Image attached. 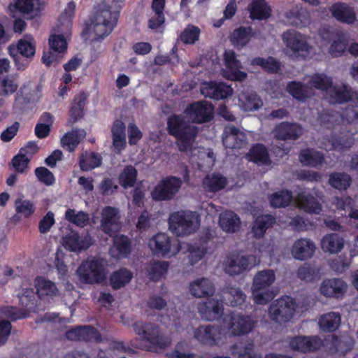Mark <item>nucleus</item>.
<instances>
[{"mask_svg":"<svg viewBox=\"0 0 358 358\" xmlns=\"http://www.w3.org/2000/svg\"><path fill=\"white\" fill-rule=\"evenodd\" d=\"M121 9V1L112 0L110 3L104 4L96 13L91 19V23L87 24L85 28L86 31L94 34L92 41L100 42L113 31L117 25Z\"/></svg>","mask_w":358,"mask_h":358,"instance_id":"f257e3e1","label":"nucleus"},{"mask_svg":"<svg viewBox=\"0 0 358 358\" xmlns=\"http://www.w3.org/2000/svg\"><path fill=\"white\" fill-rule=\"evenodd\" d=\"M133 329L143 341L149 343L148 350L151 352H158L164 350L171 344V337L166 335L157 324L136 321L133 324Z\"/></svg>","mask_w":358,"mask_h":358,"instance_id":"f03ea898","label":"nucleus"},{"mask_svg":"<svg viewBox=\"0 0 358 358\" xmlns=\"http://www.w3.org/2000/svg\"><path fill=\"white\" fill-rule=\"evenodd\" d=\"M167 131L175 137L179 143L178 149L181 152L187 151L198 134V129L189 124L181 115L173 114L167 119Z\"/></svg>","mask_w":358,"mask_h":358,"instance_id":"7ed1b4c3","label":"nucleus"},{"mask_svg":"<svg viewBox=\"0 0 358 358\" xmlns=\"http://www.w3.org/2000/svg\"><path fill=\"white\" fill-rule=\"evenodd\" d=\"M168 224L170 231L176 236H188L199 228L201 216L196 211L180 210L170 214Z\"/></svg>","mask_w":358,"mask_h":358,"instance_id":"20e7f679","label":"nucleus"},{"mask_svg":"<svg viewBox=\"0 0 358 358\" xmlns=\"http://www.w3.org/2000/svg\"><path fill=\"white\" fill-rule=\"evenodd\" d=\"M275 280V275L271 269H265L257 273L252 286V294L255 303L265 305L273 299L275 294L271 286Z\"/></svg>","mask_w":358,"mask_h":358,"instance_id":"39448f33","label":"nucleus"},{"mask_svg":"<svg viewBox=\"0 0 358 358\" xmlns=\"http://www.w3.org/2000/svg\"><path fill=\"white\" fill-rule=\"evenodd\" d=\"M80 280L85 284L101 283L106 279L102 260L94 257L84 261L78 268Z\"/></svg>","mask_w":358,"mask_h":358,"instance_id":"423d86ee","label":"nucleus"},{"mask_svg":"<svg viewBox=\"0 0 358 358\" xmlns=\"http://www.w3.org/2000/svg\"><path fill=\"white\" fill-rule=\"evenodd\" d=\"M257 264V257L253 255H241L233 252L227 255L224 261V270L230 275H239Z\"/></svg>","mask_w":358,"mask_h":358,"instance_id":"0eeeda50","label":"nucleus"},{"mask_svg":"<svg viewBox=\"0 0 358 358\" xmlns=\"http://www.w3.org/2000/svg\"><path fill=\"white\" fill-rule=\"evenodd\" d=\"M182 184V180L177 176H167L162 179L153 188L150 194L155 201L172 200L179 192Z\"/></svg>","mask_w":358,"mask_h":358,"instance_id":"6e6552de","label":"nucleus"},{"mask_svg":"<svg viewBox=\"0 0 358 358\" xmlns=\"http://www.w3.org/2000/svg\"><path fill=\"white\" fill-rule=\"evenodd\" d=\"M8 52L13 59L17 69L23 70L33 59L36 53V47L30 41L21 38L18 40L15 45H9Z\"/></svg>","mask_w":358,"mask_h":358,"instance_id":"1a4fd4ad","label":"nucleus"},{"mask_svg":"<svg viewBox=\"0 0 358 358\" xmlns=\"http://www.w3.org/2000/svg\"><path fill=\"white\" fill-rule=\"evenodd\" d=\"M193 336L201 345L218 346L222 342L223 329L216 324H201L194 329Z\"/></svg>","mask_w":358,"mask_h":358,"instance_id":"9d476101","label":"nucleus"},{"mask_svg":"<svg viewBox=\"0 0 358 358\" xmlns=\"http://www.w3.org/2000/svg\"><path fill=\"white\" fill-rule=\"evenodd\" d=\"M296 302L290 296H285L271 304L268 312L271 319L278 323L289 321L296 310Z\"/></svg>","mask_w":358,"mask_h":358,"instance_id":"9b49d317","label":"nucleus"},{"mask_svg":"<svg viewBox=\"0 0 358 358\" xmlns=\"http://www.w3.org/2000/svg\"><path fill=\"white\" fill-rule=\"evenodd\" d=\"M50 50L44 52L42 61L47 66L59 63L67 50V42L62 34H52L49 38Z\"/></svg>","mask_w":358,"mask_h":358,"instance_id":"f8f14e48","label":"nucleus"},{"mask_svg":"<svg viewBox=\"0 0 358 358\" xmlns=\"http://www.w3.org/2000/svg\"><path fill=\"white\" fill-rule=\"evenodd\" d=\"M283 42L296 57H304L310 51V45L303 36L295 30H287L282 36Z\"/></svg>","mask_w":358,"mask_h":358,"instance_id":"ddd939ff","label":"nucleus"},{"mask_svg":"<svg viewBox=\"0 0 358 358\" xmlns=\"http://www.w3.org/2000/svg\"><path fill=\"white\" fill-rule=\"evenodd\" d=\"M213 106L206 101H194L189 104L185 113L194 123L208 122L213 118Z\"/></svg>","mask_w":358,"mask_h":358,"instance_id":"4468645a","label":"nucleus"},{"mask_svg":"<svg viewBox=\"0 0 358 358\" xmlns=\"http://www.w3.org/2000/svg\"><path fill=\"white\" fill-rule=\"evenodd\" d=\"M66 338L72 341L96 342L101 341L100 332L92 325H78L67 330Z\"/></svg>","mask_w":358,"mask_h":358,"instance_id":"2eb2a0df","label":"nucleus"},{"mask_svg":"<svg viewBox=\"0 0 358 358\" xmlns=\"http://www.w3.org/2000/svg\"><path fill=\"white\" fill-rule=\"evenodd\" d=\"M292 350L303 353L313 352L323 346V341L318 336H296L289 343Z\"/></svg>","mask_w":358,"mask_h":358,"instance_id":"dca6fc26","label":"nucleus"},{"mask_svg":"<svg viewBox=\"0 0 358 358\" xmlns=\"http://www.w3.org/2000/svg\"><path fill=\"white\" fill-rule=\"evenodd\" d=\"M224 63L227 69V78L234 81H243L247 78V73L241 71V63L237 59L236 52L227 50L223 55Z\"/></svg>","mask_w":358,"mask_h":358,"instance_id":"f3484780","label":"nucleus"},{"mask_svg":"<svg viewBox=\"0 0 358 358\" xmlns=\"http://www.w3.org/2000/svg\"><path fill=\"white\" fill-rule=\"evenodd\" d=\"M255 327V322L250 316L239 313L230 315L228 328L234 336H243L249 334Z\"/></svg>","mask_w":358,"mask_h":358,"instance_id":"a211bd4d","label":"nucleus"},{"mask_svg":"<svg viewBox=\"0 0 358 358\" xmlns=\"http://www.w3.org/2000/svg\"><path fill=\"white\" fill-rule=\"evenodd\" d=\"M201 92L205 96L214 100H221L232 94L233 90L231 86L223 82H206L201 87Z\"/></svg>","mask_w":358,"mask_h":358,"instance_id":"6ab92c4d","label":"nucleus"},{"mask_svg":"<svg viewBox=\"0 0 358 358\" xmlns=\"http://www.w3.org/2000/svg\"><path fill=\"white\" fill-rule=\"evenodd\" d=\"M207 298L206 301L198 305V312L205 320L213 321L219 319L224 313L222 302L213 298Z\"/></svg>","mask_w":358,"mask_h":358,"instance_id":"aec40b11","label":"nucleus"},{"mask_svg":"<svg viewBox=\"0 0 358 358\" xmlns=\"http://www.w3.org/2000/svg\"><path fill=\"white\" fill-rule=\"evenodd\" d=\"M222 144L226 149H241L246 145L247 138L237 127L230 125L224 128Z\"/></svg>","mask_w":358,"mask_h":358,"instance_id":"412c9836","label":"nucleus"},{"mask_svg":"<svg viewBox=\"0 0 358 358\" xmlns=\"http://www.w3.org/2000/svg\"><path fill=\"white\" fill-rule=\"evenodd\" d=\"M65 249L71 252H80L88 249L92 245V238L89 234L80 236L77 231H71L62 239Z\"/></svg>","mask_w":358,"mask_h":358,"instance_id":"4be33fe9","label":"nucleus"},{"mask_svg":"<svg viewBox=\"0 0 358 358\" xmlns=\"http://www.w3.org/2000/svg\"><path fill=\"white\" fill-rule=\"evenodd\" d=\"M274 136L278 140H296L303 133L302 127L295 122H282L275 126Z\"/></svg>","mask_w":358,"mask_h":358,"instance_id":"5701e85b","label":"nucleus"},{"mask_svg":"<svg viewBox=\"0 0 358 358\" xmlns=\"http://www.w3.org/2000/svg\"><path fill=\"white\" fill-rule=\"evenodd\" d=\"M329 11L334 18L343 24H352L357 20L356 13L353 8L346 3H334L329 8Z\"/></svg>","mask_w":358,"mask_h":358,"instance_id":"b1692460","label":"nucleus"},{"mask_svg":"<svg viewBox=\"0 0 358 358\" xmlns=\"http://www.w3.org/2000/svg\"><path fill=\"white\" fill-rule=\"evenodd\" d=\"M148 247L154 255L166 257L171 251V238L166 234L157 233L149 240Z\"/></svg>","mask_w":358,"mask_h":358,"instance_id":"393cba45","label":"nucleus"},{"mask_svg":"<svg viewBox=\"0 0 358 358\" xmlns=\"http://www.w3.org/2000/svg\"><path fill=\"white\" fill-rule=\"evenodd\" d=\"M347 285L340 278H331L323 280L320 286V292L327 297L341 298L346 291Z\"/></svg>","mask_w":358,"mask_h":358,"instance_id":"a878e982","label":"nucleus"},{"mask_svg":"<svg viewBox=\"0 0 358 358\" xmlns=\"http://www.w3.org/2000/svg\"><path fill=\"white\" fill-rule=\"evenodd\" d=\"M118 213V209L112 206H106L102 210L100 227L102 231L109 236L112 237L116 233L113 227L117 224Z\"/></svg>","mask_w":358,"mask_h":358,"instance_id":"bb28decb","label":"nucleus"},{"mask_svg":"<svg viewBox=\"0 0 358 358\" xmlns=\"http://www.w3.org/2000/svg\"><path fill=\"white\" fill-rule=\"evenodd\" d=\"M298 207L309 213L320 214L322 211V205L310 192H300L295 197Z\"/></svg>","mask_w":358,"mask_h":358,"instance_id":"cd10ccee","label":"nucleus"},{"mask_svg":"<svg viewBox=\"0 0 358 358\" xmlns=\"http://www.w3.org/2000/svg\"><path fill=\"white\" fill-rule=\"evenodd\" d=\"M189 291L196 298L211 297L215 292V287L210 280L201 278L191 282Z\"/></svg>","mask_w":358,"mask_h":358,"instance_id":"c85d7f7f","label":"nucleus"},{"mask_svg":"<svg viewBox=\"0 0 358 358\" xmlns=\"http://www.w3.org/2000/svg\"><path fill=\"white\" fill-rule=\"evenodd\" d=\"M87 99V96L84 92H81L74 96L69 108L68 125L72 126L84 117V108L86 105Z\"/></svg>","mask_w":358,"mask_h":358,"instance_id":"c756f323","label":"nucleus"},{"mask_svg":"<svg viewBox=\"0 0 358 358\" xmlns=\"http://www.w3.org/2000/svg\"><path fill=\"white\" fill-rule=\"evenodd\" d=\"M315 250V245L308 238H299L296 240L292 248L293 257L299 260H305L311 257Z\"/></svg>","mask_w":358,"mask_h":358,"instance_id":"7c9ffc66","label":"nucleus"},{"mask_svg":"<svg viewBox=\"0 0 358 358\" xmlns=\"http://www.w3.org/2000/svg\"><path fill=\"white\" fill-rule=\"evenodd\" d=\"M113 246L111 252H116L115 256L117 258H127L132 251L131 239L126 235L119 234L113 236Z\"/></svg>","mask_w":358,"mask_h":358,"instance_id":"2f4dec72","label":"nucleus"},{"mask_svg":"<svg viewBox=\"0 0 358 358\" xmlns=\"http://www.w3.org/2000/svg\"><path fill=\"white\" fill-rule=\"evenodd\" d=\"M299 162L303 166L317 167L324 162V154L313 148L302 149L299 154Z\"/></svg>","mask_w":358,"mask_h":358,"instance_id":"473e14b6","label":"nucleus"},{"mask_svg":"<svg viewBox=\"0 0 358 358\" xmlns=\"http://www.w3.org/2000/svg\"><path fill=\"white\" fill-rule=\"evenodd\" d=\"M285 16L287 22L291 26L301 28L306 27L310 22V15L308 11L298 6L287 11Z\"/></svg>","mask_w":358,"mask_h":358,"instance_id":"72a5a7b5","label":"nucleus"},{"mask_svg":"<svg viewBox=\"0 0 358 358\" xmlns=\"http://www.w3.org/2000/svg\"><path fill=\"white\" fill-rule=\"evenodd\" d=\"M286 90L294 99L302 102L313 95L311 87L300 81L289 82Z\"/></svg>","mask_w":358,"mask_h":358,"instance_id":"f704fd0d","label":"nucleus"},{"mask_svg":"<svg viewBox=\"0 0 358 358\" xmlns=\"http://www.w3.org/2000/svg\"><path fill=\"white\" fill-rule=\"evenodd\" d=\"M126 126L120 120H115L111 128L113 145L115 150L121 152L127 145Z\"/></svg>","mask_w":358,"mask_h":358,"instance_id":"c9c22d12","label":"nucleus"},{"mask_svg":"<svg viewBox=\"0 0 358 358\" xmlns=\"http://www.w3.org/2000/svg\"><path fill=\"white\" fill-rule=\"evenodd\" d=\"M248 159L259 165H270L271 160L266 147L262 143H255L250 148Z\"/></svg>","mask_w":358,"mask_h":358,"instance_id":"e433bc0d","label":"nucleus"},{"mask_svg":"<svg viewBox=\"0 0 358 358\" xmlns=\"http://www.w3.org/2000/svg\"><path fill=\"white\" fill-rule=\"evenodd\" d=\"M345 241L342 236L336 233L325 235L321 241V248L325 252L337 254L344 247Z\"/></svg>","mask_w":358,"mask_h":358,"instance_id":"4c0bfd02","label":"nucleus"},{"mask_svg":"<svg viewBox=\"0 0 358 358\" xmlns=\"http://www.w3.org/2000/svg\"><path fill=\"white\" fill-rule=\"evenodd\" d=\"M34 286L40 299L57 296L59 292L55 283L44 276H37L34 280Z\"/></svg>","mask_w":358,"mask_h":358,"instance_id":"58836bf2","label":"nucleus"},{"mask_svg":"<svg viewBox=\"0 0 358 358\" xmlns=\"http://www.w3.org/2000/svg\"><path fill=\"white\" fill-rule=\"evenodd\" d=\"M219 225L223 231L234 233L238 231L241 220L238 215L234 211L227 210L220 214Z\"/></svg>","mask_w":358,"mask_h":358,"instance_id":"ea45409f","label":"nucleus"},{"mask_svg":"<svg viewBox=\"0 0 358 358\" xmlns=\"http://www.w3.org/2000/svg\"><path fill=\"white\" fill-rule=\"evenodd\" d=\"M133 278L132 272L126 268H121L113 271L109 278L110 285L114 290H118L125 287Z\"/></svg>","mask_w":358,"mask_h":358,"instance_id":"a19ab883","label":"nucleus"},{"mask_svg":"<svg viewBox=\"0 0 358 358\" xmlns=\"http://www.w3.org/2000/svg\"><path fill=\"white\" fill-rule=\"evenodd\" d=\"M252 20H263L271 16V8L265 0H252L248 8Z\"/></svg>","mask_w":358,"mask_h":358,"instance_id":"79ce46f5","label":"nucleus"},{"mask_svg":"<svg viewBox=\"0 0 358 358\" xmlns=\"http://www.w3.org/2000/svg\"><path fill=\"white\" fill-rule=\"evenodd\" d=\"M275 223V218L271 215H262L254 221L252 232L257 238H262L266 230Z\"/></svg>","mask_w":358,"mask_h":358,"instance_id":"37998d69","label":"nucleus"},{"mask_svg":"<svg viewBox=\"0 0 358 358\" xmlns=\"http://www.w3.org/2000/svg\"><path fill=\"white\" fill-rule=\"evenodd\" d=\"M352 177L345 172L334 171L329 175L328 184L340 192L346 191L351 185Z\"/></svg>","mask_w":358,"mask_h":358,"instance_id":"c03bdc74","label":"nucleus"},{"mask_svg":"<svg viewBox=\"0 0 358 358\" xmlns=\"http://www.w3.org/2000/svg\"><path fill=\"white\" fill-rule=\"evenodd\" d=\"M253 36L252 28L251 27L241 26L234 30L230 36L231 43L241 48L245 46Z\"/></svg>","mask_w":358,"mask_h":358,"instance_id":"a18cd8bd","label":"nucleus"},{"mask_svg":"<svg viewBox=\"0 0 358 358\" xmlns=\"http://www.w3.org/2000/svg\"><path fill=\"white\" fill-rule=\"evenodd\" d=\"M252 66H259L264 71L269 73H277L280 70V63L273 57L263 58L261 57H255L250 62Z\"/></svg>","mask_w":358,"mask_h":358,"instance_id":"49530a36","label":"nucleus"},{"mask_svg":"<svg viewBox=\"0 0 358 358\" xmlns=\"http://www.w3.org/2000/svg\"><path fill=\"white\" fill-rule=\"evenodd\" d=\"M204 188L209 192H217L223 189L227 184V178L219 174L213 173L205 177L203 181Z\"/></svg>","mask_w":358,"mask_h":358,"instance_id":"de8ad7c7","label":"nucleus"},{"mask_svg":"<svg viewBox=\"0 0 358 358\" xmlns=\"http://www.w3.org/2000/svg\"><path fill=\"white\" fill-rule=\"evenodd\" d=\"M101 163V155L93 152L82 153L79 159V166L83 171H88L99 167Z\"/></svg>","mask_w":358,"mask_h":358,"instance_id":"09e8293b","label":"nucleus"},{"mask_svg":"<svg viewBox=\"0 0 358 358\" xmlns=\"http://www.w3.org/2000/svg\"><path fill=\"white\" fill-rule=\"evenodd\" d=\"M292 199V192L287 189L275 192L268 197L271 206L275 208L288 206Z\"/></svg>","mask_w":358,"mask_h":358,"instance_id":"8fccbe9b","label":"nucleus"},{"mask_svg":"<svg viewBox=\"0 0 358 358\" xmlns=\"http://www.w3.org/2000/svg\"><path fill=\"white\" fill-rule=\"evenodd\" d=\"M355 143L352 134L341 132L331 137V145L334 150L342 152L349 150Z\"/></svg>","mask_w":358,"mask_h":358,"instance_id":"3c124183","label":"nucleus"},{"mask_svg":"<svg viewBox=\"0 0 358 358\" xmlns=\"http://www.w3.org/2000/svg\"><path fill=\"white\" fill-rule=\"evenodd\" d=\"M137 176L136 169L132 165H127L119 175V183L124 189L132 187L136 182Z\"/></svg>","mask_w":358,"mask_h":358,"instance_id":"603ef678","label":"nucleus"},{"mask_svg":"<svg viewBox=\"0 0 358 358\" xmlns=\"http://www.w3.org/2000/svg\"><path fill=\"white\" fill-rule=\"evenodd\" d=\"M341 323V316L339 313L334 312L328 313L322 315L319 324L322 331L325 332H333L338 327Z\"/></svg>","mask_w":358,"mask_h":358,"instance_id":"864d4df0","label":"nucleus"},{"mask_svg":"<svg viewBox=\"0 0 358 358\" xmlns=\"http://www.w3.org/2000/svg\"><path fill=\"white\" fill-rule=\"evenodd\" d=\"M65 219L69 222L79 227H84L89 224V214L84 211H79L77 213L74 209H68L65 212Z\"/></svg>","mask_w":358,"mask_h":358,"instance_id":"5fc2aeb1","label":"nucleus"},{"mask_svg":"<svg viewBox=\"0 0 358 358\" xmlns=\"http://www.w3.org/2000/svg\"><path fill=\"white\" fill-rule=\"evenodd\" d=\"M200 34L199 27L189 24L180 33L179 39L185 45H193L199 41Z\"/></svg>","mask_w":358,"mask_h":358,"instance_id":"6e6d98bb","label":"nucleus"},{"mask_svg":"<svg viewBox=\"0 0 358 358\" xmlns=\"http://www.w3.org/2000/svg\"><path fill=\"white\" fill-rule=\"evenodd\" d=\"M223 292L228 294L227 300L231 306H241L245 301L246 296L239 287L227 285Z\"/></svg>","mask_w":358,"mask_h":358,"instance_id":"4d7b16f0","label":"nucleus"},{"mask_svg":"<svg viewBox=\"0 0 358 358\" xmlns=\"http://www.w3.org/2000/svg\"><path fill=\"white\" fill-rule=\"evenodd\" d=\"M348 41L345 34L343 32L338 37L331 43L329 52L333 57L342 56L346 51Z\"/></svg>","mask_w":358,"mask_h":358,"instance_id":"13d9d810","label":"nucleus"},{"mask_svg":"<svg viewBox=\"0 0 358 358\" xmlns=\"http://www.w3.org/2000/svg\"><path fill=\"white\" fill-rule=\"evenodd\" d=\"M169 267V264L168 262L154 261L150 264L148 270V275L152 280L158 281L167 273Z\"/></svg>","mask_w":358,"mask_h":358,"instance_id":"bf43d9fd","label":"nucleus"},{"mask_svg":"<svg viewBox=\"0 0 358 358\" xmlns=\"http://www.w3.org/2000/svg\"><path fill=\"white\" fill-rule=\"evenodd\" d=\"M242 105L245 110L254 111L259 109L262 106L263 102L256 93H246L242 96Z\"/></svg>","mask_w":358,"mask_h":358,"instance_id":"052dcab7","label":"nucleus"},{"mask_svg":"<svg viewBox=\"0 0 358 358\" xmlns=\"http://www.w3.org/2000/svg\"><path fill=\"white\" fill-rule=\"evenodd\" d=\"M334 99L338 103H344L358 100V92H354L347 85L334 92Z\"/></svg>","mask_w":358,"mask_h":358,"instance_id":"680f3d73","label":"nucleus"},{"mask_svg":"<svg viewBox=\"0 0 358 358\" xmlns=\"http://www.w3.org/2000/svg\"><path fill=\"white\" fill-rule=\"evenodd\" d=\"M310 83L317 90L327 91L331 88L333 80L324 73H315L311 76Z\"/></svg>","mask_w":358,"mask_h":358,"instance_id":"e2e57ef3","label":"nucleus"},{"mask_svg":"<svg viewBox=\"0 0 358 358\" xmlns=\"http://www.w3.org/2000/svg\"><path fill=\"white\" fill-rule=\"evenodd\" d=\"M320 270L310 265H304L300 266L297 270V277L303 281L307 282H314L317 278Z\"/></svg>","mask_w":358,"mask_h":358,"instance_id":"0e129e2a","label":"nucleus"},{"mask_svg":"<svg viewBox=\"0 0 358 358\" xmlns=\"http://www.w3.org/2000/svg\"><path fill=\"white\" fill-rule=\"evenodd\" d=\"M80 142L76 131L66 133L61 138L62 146L69 152L73 151Z\"/></svg>","mask_w":358,"mask_h":358,"instance_id":"69168bd1","label":"nucleus"},{"mask_svg":"<svg viewBox=\"0 0 358 358\" xmlns=\"http://www.w3.org/2000/svg\"><path fill=\"white\" fill-rule=\"evenodd\" d=\"M34 173L38 180L46 186H51L55 182L54 174L45 167H37L34 170Z\"/></svg>","mask_w":358,"mask_h":358,"instance_id":"338daca9","label":"nucleus"},{"mask_svg":"<svg viewBox=\"0 0 358 358\" xmlns=\"http://www.w3.org/2000/svg\"><path fill=\"white\" fill-rule=\"evenodd\" d=\"M187 345L185 342H178L175 349L170 355V358H201V357L195 353L186 352Z\"/></svg>","mask_w":358,"mask_h":358,"instance_id":"774afa93","label":"nucleus"}]
</instances>
